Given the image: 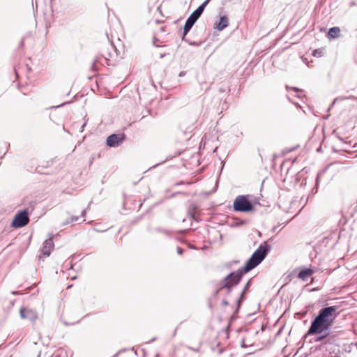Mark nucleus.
<instances>
[{"mask_svg":"<svg viewBox=\"0 0 357 357\" xmlns=\"http://www.w3.org/2000/svg\"><path fill=\"white\" fill-rule=\"evenodd\" d=\"M156 337H153L150 341L147 342V343L153 342L156 340Z\"/></svg>","mask_w":357,"mask_h":357,"instance_id":"34","label":"nucleus"},{"mask_svg":"<svg viewBox=\"0 0 357 357\" xmlns=\"http://www.w3.org/2000/svg\"><path fill=\"white\" fill-rule=\"evenodd\" d=\"M24 43L23 40L21 41V45H22Z\"/></svg>","mask_w":357,"mask_h":357,"instance_id":"45","label":"nucleus"},{"mask_svg":"<svg viewBox=\"0 0 357 357\" xmlns=\"http://www.w3.org/2000/svg\"><path fill=\"white\" fill-rule=\"evenodd\" d=\"M176 251H177V253L180 255H182L183 252V250L181 247H178L176 249Z\"/></svg>","mask_w":357,"mask_h":357,"instance_id":"28","label":"nucleus"},{"mask_svg":"<svg viewBox=\"0 0 357 357\" xmlns=\"http://www.w3.org/2000/svg\"><path fill=\"white\" fill-rule=\"evenodd\" d=\"M245 271V268L242 267L241 268H238L236 271H232L229 273L226 277H225L221 280V282H227V284H229V286L234 287L235 286L239 284L244 274L248 273L244 272Z\"/></svg>","mask_w":357,"mask_h":357,"instance_id":"4","label":"nucleus"},{"mask_svg":"<svg viewBox=\"0 0 357 357\" xmlns=\"http://www.w3.org/2000/svg\"><path fill=\"white\" fill-rule=\"evenodd\" d=\"M125 139L126 135L124 133H114L107 137L106 144L109 147H118Z\"/></svg>","mask_w":357,"mask_h":357,"instance_id":"7","label":"nucleus"},{"mask_svg":"<svg viewBox=\"0 0 357 357\" xmlns=\"http://www.w3.org/2000/svg\"><path fill=\"white\" fill-rule=\"evenodd\" d=\"M29 222V211L27 209H24L18 211L14 216L11 227L13 228H22Z\"/></svg>","mask_w":357,"mask_h":357,"instance_id":"5","label":"nucleus"},{"mask_svg":"<svg viewBox=\"0 0 357 357\" xmlns=\"http://www.w3.org/2000/svg\"><path fill=\"white\" fill-rule=\"evenodd\" d=\"M211 0H205L196 10L195 11L199 15H202L206 6L208 4Z\"/></svg>","mask_w":357,"mask_h":357,"instance_id":"18","label":"nucleus"},{"mask_svg":"<svg viewBox=\"0 0 357 357\" xmlns=\"http://www.w3.org/2000/svg\"><path fill=\"white\" fill-rule=\"evenodd\" d=\"M126 351V349H122V350H120V351H119V352H122V351Z\"/></svg>","mask_w":357,"mask_h":357,"instance_id":"39","label":"nucleus"},{"mask_svg":"<svg viewBox=\"0 0 357 357\" xmlns=\"http://www.w3.org/2000/svg\"><path fill=\"white\" fill-rule=\"evenodd\" d=\"M185 75V71H181L180 72V73L178 74V76L179 77H183Z\"/></svg>","mask_w":357,"mask_h":357,"instance_id":"31","label":"nucleus"},{"mask_svg":"<svg viewBox=\"0 0 357 357\" xmlns=\"http://www.w3.org/2000/svg\"><path fill=\"white\" fill-rule=\"evenodd\" d=\"M314 273V271L310 268H305L302 269L298 275V278L303 281L307 280V279L310 277Z\"/></svg>","mask_w":357,"mask_h":357,"instance_id":"15","label":"nucleus"},{"mask_svg":"<svg viewBox=\"0 0 357 357\" xmlns=\"http://www.w3.org/2000/svg\"><path fill=\"white\" fill-rule=\"evenodd\" d=\"M271 245L268 244L267 242L265 241L261 244L246 261L243 266L245 269L244 272H249L261 264L271 251Z\"/></svg>","mask_w":357,"mask_h":357,"instance_id":"2","label":"nucleus"},{"mask_svg":"<svg viewBox=\"0 0 357 357\" xmlns=\"http://www.w3.org/2000/svg\"><path fill=\"white\" fill-rule=\"evenodd\" d=\"M160 30H161V31H164V30H165V28H164V27H161V28H160Z\"/></svg>","mask_w":357,"mask_h":357,"instance_id":"41","label":"nucleus"},{"mask_svg":"<svg viewBox=\"0 0 357 357\" xmlns=\"http://www.w3.org/2000/svg\"><path fill=\"white\" fill-rule=\"evenodd\" d=\"M233 209L236 212L248 213L254 211V206L248 195H238L233 202Z\"/></svg>","mask_w":357,"mask_h":357,"instance_id":"3","label":"nucleus"},{"mask_svg":"<svg viewBox=\"0 0 357 357\" xmlns=\"http://www.w3.org/2000/svg\"><path fill=\"white\" fill-rule=\"evenodd\" d=\"M211 0H205L196 10L195 11L199 15H202L206 6L208 4Z\"/></svg>","mask_w":357,"mask_h":357,"instance_id":"21","label":"nucleus"},{"mask_svg":"<svg viewBox=\"0 0 357 357\" xmlns=\"http://www.w3.org/2000/svg\"><path fill=\"white\" fill-rule=\"evenodd\" d=\"M323 55V50L320 49H317L313 52V56L317 57H321Z\"/></svg>","mask_w":357,"mask_h":357,"instance_id":"25","label":"nucleus"},{"mask_svg":"<svg viewBox=\"0 0 357 357\" xmlns=\"http://www.w3.org/2000/svg\"><path fill=\"white\" fill-rule=\"evenodd\" d=\"M183 183V182L181 181L179 183H177L176 185H182Z\"/></svg>","mask_w":357,"mask_h":357,"instance_id":"38","label":"nucleus"},{"mask_svg":"<svg viewBox=\"0 0 357 357\" xmlns=\"http://www.w3.org/2000/svg\"><path fill=\"white\" fill-rule=\"evenodd\" d=\"M287 89L289 90V89H292L294 90L295 92L298 93V94L296 95L297 97L298 98H301V94L302 93H303V91L297 88V87H289V86H286Z\"/></svg>","mask_w":357,"mask_h":357,"instance_id":"24","label":"nucleus"},{"mask_svg":"<svg viewBox=\"0 0 357 357\" xmlns=\"http://www.w3.org/2000/svg\"><path fill=\"white\" fill-rule=\"evenodd\" d=\"M191 217L192 218V219L195 220V218L192 215H191Z\"/></svg>","mask_w":357,"mask_h":357,"instance_id":"43","label":"nucleus"},{"mask_svg":"<svg viewBox=\"0 0 357 357\" xmlns=\"http://www.w3.org/2000/svg\"><path fill=\"white\" fill-rule=\"evenodd\" d=\"M319 177H320V173H318L317 175V178H316V185L317 186L319 185Z\"/></svg>","mask_w":357,"mask_h":357,"instance_id":"29","label":"nucleus"},{"mask_svg":"<svg viewBox=\"0 0 357 357\" xmlns=\"http://www.w3.org/2000/svg\"><path fill=\"white\" fill-rule=\"evenodd\" d=\"M211 0H205L196 10L195 11L199 15H202L206 6L208 4Z\"/></svg>","mask_w":357,"mask_h":357,"instance_id":"20","label":"nucleus"},{"mask_svg":"<svg viewBox=\"0 0 357 357\" xmlns=\"http://www.w3.org/2000/svg\"><path fill=\"white\" fill-rule=\"evenodd\" d=\"M197 20L192 17L190 15L187 18L183 31L182 40L188 43L190 45L198 47L202 44V42H191L186 38V36L194 26Z\"/></svg>","mask_w":357,"mask_h":357,"instance_id":"6","label":"nucleus"},{"mask_svg":"<svg viewBox=\"0 0 357 357\" xmlns=\"http://www.w3.org/2000/svg\"><path fill=\"white\" fill-rule=\"evenodd\" d=\"M311 331V326L308 328L305 336H310V335H316L315 342H322L324 341L329 335H330V329L325 330L324 331L317 332V333H310Z\"/></svg>","mask_w":357,"mask_h":357,"instance_id":"10","label":"nucleus"},{"mask_svg":"<svg viewBox=\"0 0 357 357\" xmlns=\"http://www.w3.org/2000/svg\"><path fill=\"white\" fill-rule=\"evenodd\" d=\"M222 305H224V306H226V305H229V303H228V301L226 299H223L222 301Z\"/></svg>","mask_w":357,"mask_h":357,"instance_id":"30","label":"nucleus"},{"mask_svg":"<svg viewBox=\"0 0 357 357\" xmlns=\"http://www.w3.org/2000/svg\"><path fill=\"white\" fill-rule=\"evenodd\" d=\"M108 59L103 54L100 56H98L94 60L91 66V68L93 70L96 71L98 70L97 64L100 63L101 65H105V63L107 64Z\"/></svg>","mask_w":357,"mask_h":357,"instance_id":"14","label":"nucleus"},{"mask_svg":"<svg viewBox=\"0 0 357 357\" xmlns=\"http://www.w3.org/2000/svg\"><path fill=\"white\" fill-rule=\"evenodd\" d=\"M251 285V279L248 280V282L246 283V284L245 285L243 291H241L239 297L238 298L237 301H236V310L234 311V313H237L240 308H241V306L242 305V303L243 302L244 299H245V295L248 291V289H249V287H250Z\"/></svg>","mask_w":357,"mask_h":357,"instance_id":"11","label":"nucleus"},{"mask_svg":"<svg viewBox=\"0 0 357 357\" xmlns=\"http://www.w3.org/2000/svg\"><path fill=\"white\" fill-rule=\"evenodd\" d=\"M340 29L338 26H333L329 29L328 37L329 38H336L339 36Z\"/></svg>","mask_w":357,"mask_h":357,"instance_id":"16","label":"nucleus"},{"mask_svg":"<svg viewBox=\"0 0 357 357\" xmlns=\"http://www.w3.org/2000/svg\"><path fill=\"white\" fill-rule=\"evenodd\" d=\"M229 26V19L227 15L220 17L219 22L215 24L214 28L218 31H222Z\"/></svg>","mask_w":357,"mask_h":357,"instance_id":"13","label":"nucleus"},{"mask_svg":"<svg viewBox=\"0 0 357 357\" xmlns=\"http://www.w3.org/2000/svg\"><path fill=\"white\" fill-rule=\"evenodd\" d=\"M211 0H205L196 10L195 11L199 15H202L206 6L208 4Z\"/></svg>","mask_w":357,"mask_h":357,"instance_id":"17","label":"nucleus"},{"mask_svg":"<svg viewBox=\"0 0 357 357\" xmlns=\"http://www.w3.org/2000/svg\"><path fill=\"white\" fill-rule=\"evenodd\" d=\"M85 215H86V210H83V211H82L81 216H82V217H84V216H85Z\"/></svg>","mask_w":357,"mask_h":357,"instance_id":"33","label":"nucleus"},{"mask_svg":"<svg viewBox=\"0 0 357 357\" xmlns=\"http://www.w3.org/2000/svg\"><path fill=\"white\" fill-rule=\"evenodd\" d=\"M165 55H166L165 54H161L160 55V59H162V58H164V57L165 56Z\"/></svg>","mask_w":357,"mask_h":357,"instance_id":"36","label":"nucleus"},{"mask_svg":"<svg viewBox=\"0 0 357 357\" xmlns=\"http://www.w3.org/2000/svg\"><path fill=\"white\" fill-rule=\"evenodd\" d=\"M234 287L227 284V282H220V287L214 292L213 296L215 297L219 293L223 292L226 296H229Z\"/></svg>","mask_w":357,"mask_h":357,"instance_id":"12","label":"nucleus"},{"mask_svg":"<svg viewBox=\"0 0 357 357\" xmlns=\"http://www.w3.org/2000/svg\"><path fill=\"white\" fill-rule=\"evenodd\" d=\"M190 16L195 19L197 21L200 17V15H199L195 10L190 14Z\"/></svg>","mask_w":357,"mask_h":357,"instance_id":"27","label":"nucleus"},{"mask_svg":"<svg viewBox=\"0 0 357 357\" xmlns=\"http://www.w3.org/2000/svg\"><path fill=\"white\" fill-rule=\"evenodd\" d=\"M153 45H154L155 46H156V47H158V45H156L155 42H153Z\"/></svg>","mask_w":357,"mask_h":357,"instance_id":"42","label":"nucleus"},{"mask_svg":"<svg viewBox=\"0 0 357 357\" xmlns=\"http://www.w3.org/2000/svg\"><path fill=\"white\" fill-rule=\"evenodd\" d=\"M20 317L23 319H28L31 323H34L38 319V314L36 311L31 309L21 307L20 310Z\"/></svg>","mask_w":357,"mask_h":357,"instance_id":"8","label":"nucleus"},{"mask_svg":"<svg viewBox=\"0 0 357 357\" xmlns=\"http://www.w3.org/2000/svg\"><path fill=\"white\" fill-rule=\"evenodd\" d=\"M54 248V243L52 236L50 234V238L46 239L43 243V247L42 249L41 255L45 257H49L51 254V251Z\"/></svg>","mask_w":357,"mask_h":357,"instance_id":"9","label":"nucleus"},{"mask_svg":"<svg viewBox=\"0 0 357 357\" xmlns=\"http://www.w3.org/2000/svg\"><path fill=\"white\" fill-rule=\"evenodd\" d=\"M317 151H321V148H319V149H317Z\"/></svg>","mask_w":357,"mask_h":357,"instance_id":"44","label":"nucleus"},{"mask_svg":"<svg viewBox=\"0 0 357 357\" xmlns=\"http://www.w3.org/2000/svg\"><path fill=\"white\" fill-rule=\"evenodd\" d=\"M86 122L84 123L81 127V132H83L84 129V127L86 126Z\"/></svg>","mask_w":357,"mask_h":357,"instance_id":"32","label":"nucleus"},{"mask_svg":"<svg viewBox=\"0 0 357 357\" xmlns=\"http://www.w3.org/2000/svg\"><path fill=\"white\" fill-rule=\"evenodd\" d=\"M211 0H205L196 10L195 11L199 15H202L206 6L208 4Z\"/></svg>","mask_w":357,"mask_h":357,"instance_id":"19","label":"nucleus"},{"mask_svg":"<svg viewBox=\"0 0 357 357\" xmlns=\"http://www.w3.org/2000/svg\"><path fill=\"white\" fill-rule=\"evenodd\" d=\"M349 98H351V99H354L355 98L352 96H349V97H344V96H340V97H337L336 98L334 99L333 102H332V104L331 105L330 107H329V109L338 101H342V100H344L346 99H349Z\"/></svg>","mask_w":357,"mask_h":357,"instance_id":"22","label":"nucleus"},{"mask_svg":"<svg viewBox=\"0 0 357 357\" xmlns=\"http://www.w3.org/2000/svg\"><path fill=\"white\" fill-rule=\"evenodd\" d=\"M340 305H331L321 307L318 314L311 321L310 333H317L331 329L335 319L340 314Z\"/></svg>","mask_w":357,"mask_h":357,"instance_id":"1","label":"nucleus"},{"mask_svg":"<svg viewBox=\"0 0 357 357\" xmlns=\"http://www.w3.org/2000/svg\"><path fill=\"white\" fill-rule=\"evenodd\" d=\"M219 91L221 92V93H223V92H225V90L222 88H220L219 89Z\"/></svg>","mask_w":357,"mask_h":357,"instance_id":"35","label":"nucleus"},{"mask_svg":"<svg viewBox=\"0 0 357 357\" xmlns=\"http://www.w3.org/2000/svg\"><path fill=\"white\" fill-rule=\"evenodd\" d=\"M155 231L157 232L162 233L166 236H170L172 234V231L170 230L162 228V227H156L155 229Z\"/></svg>","mask_w":357,"mask_h":357,"instance_id":"23","label":"nucleus"},{"mask_svg":"<svg viewBox=\"0 0 357 357\" xmlns=\"http://www.w3.org/2000/svg\"><path fill=\"white\" fill-rule=\"evenodd\" d=\"M63 324H64L66 326H69V325H70V324H69V323H68V322H66V321H63Z\"/></svg>","mask_w":357,"mask_h":357,"instance_id":"37","label":"nucleus"},{"mask_svg":"<svg viewBox=\"0 0 357 357\" xmlns=\"http://www.w3.org/2000/svg\"><path fill=\"white\" fill-rule=\"evenodd\" d=\"M64 104H65V103L61 104V105H58L56 107H61L62 105H63Z\"/></svg>","mask_w":357,"mask_h":357,"instance_id":"40","label":"nucleus"},{"mask_svg":"<svg viewBox=\"0 0 357 357\" xmlns=\"http://www.w3.org/2000/svg\"><path fill=\"white\" fill-rule=\"evenodd\" d=\"M79 219V216H72V217L70 218V220H67V221H66V225H67V224H70V223L75 222H77Z\"/></svg>","mask_w":357,"mask_h":357,"instance_id":"26","label":"nucleus"}]
</instances>
